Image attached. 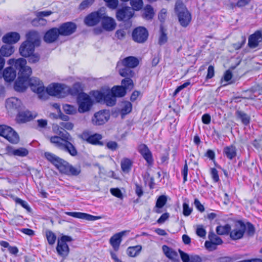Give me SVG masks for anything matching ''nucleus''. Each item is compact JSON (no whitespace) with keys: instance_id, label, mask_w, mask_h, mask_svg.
<instances>
[{"instance_id":"680f3d73","label":"nucleus","mask_w":262,"mask_h":262,"mask_svg":"<svg viewBox=\"0 0 262 262\" xmlns=\"http://www.w3.org/2000/svg\"><path fill=\"white\" fill-rule=\"evenodd\" d=\"M195 233L200 237H205L206 234V231L202 225H199L197 226Z\"/></svg>"},{"instance_id":"4be33fe9","label":"nucleus","mask_w":262,"mask_h":262,"mask_svg":"<svg viewBox=\"0 0 262 262\" xmlns=\"http://www.w3.org/2000/svg\"><path fill=\"white\" fill-rule=\"evenodd\" d=\"M262 40V32L256 31L251 35L248 39V46L251 48H255L258 46L259 42Z\"/></svg>"},{"instance_id":"09e8293b","label":"nucleus","mask_w":262,"mask_h":262,"mask_svg":"<svg viewBox=\"0 0 262 262\" xmlns=\"http://www.w3.org/2000/svg\"><path fill=\"white\" fill-rule=\"evenodd\" d=\"M130 78H125L121 81L122 86L125 88L126 91L127 90H131L134 87L133 81Z\"/></svg>"},{"instance_id":"393cba45","label":"nucleus","mask_w":262,"mask_h":262,"mask_svg":"<svg viewBox=\"0 0 262 262\" xmlns=\"http://www.w3.org/2000/svg\"><path fill=\"white\" fill-rule=\"evenodd\" d=\"M53 130L54 133L56 134L57 136H52L50 138V142L54 145L53 138H58L61 139H63V136L66 135V134H70L67 132L63 130L62 127L60 126V125H54L53 126Z\"/></svg>"},{"instance_id":"13d9d810","label":"nucleus","mask_w":262,"mask_h":262,"mask_svg":"<svg viewBox=\"0 0 262 262\" xmlns=\"http://www.w3.org/2000/svg\"><path fill=\"white\" fill-rule=\"evenodd\" d=\"M161 34L159 39V43L160 45H163L167 42V37L163 27H160Z\"/></svg>"},{"instance_id":"7c9ffc66","label":"nucleus","mask_w":262,"mask_h":262,"mask_svg":"<svg viewBox=\"0 0 262 262\" xmlns=\"http://www.w3.org/2000/svg\"><path fill=\"white\" fill-rule=\"evenodd\" d=\"M167 202V198H158L156 205L153 209V212L157 213H161L163 210L162 208L166 205Z\"/></svg>"},{"instance_id":"4c0bfd02","label":"nucleus","mask_w":262,"mask_h":262,"mask_svg":"<svg viewBox=\"0 0 262 262\" xmlns=\"http://www.w3.org/2000/svg\"><path fill=\"white\" fill-rule=\"evenodd\" d=\"M155 13L153 8L149 5H147L143 9V17L146 19H151L153 18Z\"/></svg>"},{"instance_id":"79ce46f5","label":"nucleus","mask_w":262,"mask_h":262,"mask_svg":"<svg viewBox=\"0 0 262 262\" xmlns=\"http://www.w3.org/2000/svg\"><path fill=\"white\" fill-rule=\"evenodd\" d=\"M132 110V104L129 101H124L121 104V113L122 115L129 114Z\"/></svg>"},{"instance_id":"aec40b11","label":"nucleus","mask_w":262,"mask_h":262,"mask_svg":"<svg viewBox=\"0 0 262 262\" xmlns=\"http://www.w3.org/2000/svg\"><path fill=\"white\" fill-rule=\"evenodd\" d=\"M35 46L29 41H25L20 46L19 51L20 54L27 57L31 55L34 51Z\"/></svg>"},{"instance_id":"052dcab7","label":"nucleus","mask_w":262,"mask_h":262,"mask_svg":"<svg viewBox=\"0 0 262 262\" xmlns=\"http://www.w3.org/2000/svg\"><path fill=\"white\" fill-rule=\"evenodd\" d=\"M205 247L207 250L209 251L215 250L217 248V245L214 243V241H206L205 242Z\"/></svg>"},{"instance_id":"f257e3e1","label":"nucleus","mask_w":262,"mask_h":262,"mask_svg":"<svg viewBox=\"0 0 262 262\" xmlns=\"http://www.w3.org/2000/svg\"><path fill=\"white\" fill-rule=\"evenodd\" d=\"M8 64L18 70V77L15 82L14 89L17 92H24L29 86V77L32 74L31 68L27 66L25 59L20 58L17 59H10Z\"/></svg>"},{"instance_id":"69168bd1","label":"nucleus","mask_w":262,"mask_h":262,"mask_svg":"<svg viewBox=\"0 0 262 262\" xmlns=\"http://www.w3.org/2000/svg\"><path fill=\"white\" fill-rule=\"evenodd\" d=\"M60 126L62 127L63 129L71 130L73 128L74 124L70 122H61L59 123Z\"/></svg>"},{"instance_id":"4d7b16f0","label":"nucleus","mask_w":262,"mask_h":262,"mask_svg":"<svg viewBox=\"0 0 262 262\" xmlns=\"http://www.w3.org/2000/svg\"><path fill=\"white\" fill-rule=\"evenodd\" d=\"M95 0H84L79 6V9L80 10H84L93 5Z\"/></svg>"},{"instance_id":"a19ab883","label":"nucleus","mask_w":262,"mask_h":262,"mask_svg":"<svg viewBox=\"0 0 262 262\" xmlns=\"http://www.w3.org/2000/svg\"><path fill=\"white\" fill-rule=\"evenodd\" d=\"M46 237L49 245L52 246L55 243L57 239L56 235L51 230H46Z\"/></svg>"},{"instance_id":"0eeeda50","label":"nucleus","mask_w":262,"mask_h":262,"mask_svg":"<svg viewBox=\"0 0 262 262\" xmlns=\"http://www.w3.org/2000/svg\"><path fill=\"white\" fill-rule=\"evenodd\" d=\"M77 101L78 105V111L80 113L90 111L93 104V101L90 96L85 93L79 94Z\"/></svg>"},{"instance_id":"5fc2aeb1","label":"nucleus","mask_w":262,"mask_h":262,"mask_svg":"<svg viewBox=\"0 0 262 262\" xmlns=\"http://www.w3.org/2000/svg\"><path fill=\"white\" fill-rule=\"evenodd\" d=\"M12 153L14 156L25 157L28 154V150L23 147H20L17 149H13Z\"/></svg>"},{"instance_id":"338daca9","label":"nucleus","mask_w":262,"mask_h":262,"mask_svg":"<svg viewBox=\"0 0 262 262\" xmlns=\"http://www.w3.org/2000/svg\"><path fill=\"white\" fill-rule=\"evenodd\" d=\"M102 219L101 216H95L86 213H84V219L87 221H96Z\"/></svg>"},{"instance_id":"72a5a7b5","label":"nucleus","mask_w":262,"mask_h":262,"mask_svg":"<svg viewBox=\"0 0 262 262\" xmlns=\"http://www.w3.org/2000/svg\"><path fill=\"white\" fill-rule=\"evenodd\" d=\"M132 161L128 158H124L121 161V168L124 173H128L132 168Z\"/></svg>"},{"instance_id":"e2e57ef3","label":"nucleus","mask_w":262,"mask_h":262,"mask_svg":"<svg viewBox=\"0 0 262 262\" xmlns=\"http://www.w3.org/2000/svg\"><path fill=\"white\" fill-rule=\"evenodd\" d=\"M105 94V92L102 93L99 91H96L94 92L93 96L97 101L99 102H102L103 101Z\"/></svg>"},{"instance_id":"49530a36","label":"nucleus","mask_w":262,"mask_h":262,"mask_svg":"<svg viewBox=\"0 0 262 262\" xmlns=\"http://www.w3.org/2000/svg\"><path fill=\"white\" fill-rule=\"evenodd\" d=\"M237 117L240 119L243 124L247 125L250 122V117L244 112L237 111L236 113Z\"/></svg>"},{"instance_id":"f704fd0d","label":"nucleus","mask_w":262,"mask_h":262,"mask_svg":"<svg viewBox=\"0 0 262 262\" xmlns=\"http://www.w3.org/2000/svg\"><path fill=\"white\" fill-rule=\"evenodd\" d=\"M142 250V246L137 245L129 247L127 249L126 252L128 256L132 257L137 256Z\"/></svg>"},{"instance_id":"5701e85b","label":"nucleus","mask_w":262,"mask_h":262,"mask_svg":"<svg viewBox=\"0 0 262 262\" xmlns=\"http://www.w3.org/2000/svg\"><path fill=\"white\" fill-rule=\"evenodd\" d=\"M139 151L149 165L152 164L153 159L151 152L145 144H141L139 146Z\"/></svg>"},{"instance_id":"20e7f679","label":"nucleus","mask_w":262,"mask_h":262,"mask_svg":"<svg viewBox=\"0 0 262 262\" xmlns=\"http://www.w3.org/2000/svg\"><path fill=\"white\" fill-rule=\"evenodd\" d=\"M54 145L59 149L68 152L72 156L77 155V150L73 144V139L70 134H66L63 139L53 138Z\"/></svg>"},{"instance_id":"603ef678","label":"nucleus","mask_w":262,"mask_h":262,"mask_svg":"<svg viewBox=\"0 0 262 262\" xmlns=\"http://www.w3.org/2000/svg\"><path fill=\"white\" fill-rule=\"evenodd\" d=\"M245 224L246 225V235L249 237L253 236L255 232L254 226L249 222H247Z\"/></svg>"},{"instance_id":"412c9836","label":"nucleus","mask_w":262,"mask_h":262,"mask_svg":"<svg viewBox=\"0 0 262 262\" xmlns=\"http://www.w3.org/2000/svg\"><path fill=\"white\" fill-rule=\"evenodd\" d=\"M139 61L134 56H128L118 62V66L134 68L138 66Z\"/></svg>"},{"instance_id":"f03ea898","label":"nucleus","mask_w":262,"mask_h":262,"mask_svg":"<svg viewBox=\"0 0 262 262\" xmlns=\"http://www.w3.org/2000/svg\"><path fill=\"white\" fill-rule=\"evenodd\" d=\"M45 157L62 173L76 176L81 172L80 166L74 167L64 160L52 153L46 152Z\"/></svg>"},{"instance_id":"a211bd4d","label":"nucleus","mask_w":262,"mask_h":262,"mask_svg":"<svg viewBox=\"0 0 262 262\" xmlns=\"http://www.w3.org/2000/svg\"><path fill=\"white\" fill-rule=\"evenodd\" d=\"M59 35L60 34L58 28H52L46 32L43 36V40L48 43H53L58 39Z\"/></svg>"},{"instance_id":"b1692460","label":"nucleus","mask_w":262,"mask_h":262,"mask_svg":"<svg viewBox=\"0 0 262 262\" xmlns=\"http://www.w3.org/2000/svg\"><path fill=\"white\" fill-rule=\"evenodd\" d=\"M19 39L20 35L18 33L12 32L5 34L2 38V41L7 44H12L17 42Z\"/></svg>"},{"instance_id":"3c124183","label":"nucleus","mask_w":262,"mask_h":262,"mask_svg":"<svg viewBox=\"0 0 262 262\" xmlns=\"http://www.w3.org/2000/svg\"><path fill=\"white\" fill-rule=\"evenodd\" d=\"M208 238L210 241H214V243L216 244L217 245H220L223 243L222 238L217 236L212 230L209 231L208 234Z\"/></svg>"},{"instance_id":"ddd939ff","label":"nucleus","mask_w":262,"mask_h":262,"mask_svg":"<svg viewBox=\"0 0 262 262\" xmlns=\"http://www.w3.org/2000/svg\"><path fill=\"white\" fill-rule=\"evenodd\" d=\"M178 252L183 262H202L203 260L205 261L206 260H211L212 257V256H208L202 258L199 255H189L180 249H178Z\"/></svg>"},{"instance_id":"bb28decb","label":"nucleus","mask_w":262,"mask_h":262,"mask_svg":"<svg viewBox=\"0 0 262 262\" xmlns=\"http://www.w3.org/2000/svg\"><path fill=\"white\" fill-rule=\"evenodd\" d=\"M35 116H33L31 112L25 111L19 112L17 116V121L18 122L24 123L29 121L34 118Z\"/></svg>"},{"instance_id":"39448f33","label":"nucleus","mask_w":262,"mask_h":262,"mask_svg":"<svg viewBox=\"0 0 262 262\" xmlns=\"http://www.w3.org/2000/svg\"><path fill=\"white\" fill-rule=\"evenodd\" d=\"M73 241L72 236L62 233L57 238L56 250L58 255L61 257L63 259H66L70 253V249L68 243Z\"/></svg>"},{"instance_id":"cd10ccee","label":"nucleus","mask_w":262,"mask_h":262,"mask_svg":"<svg viewBox=\"0 0 262 262\" xmlns=\"http://www.w3.org/2000/svg\"><path fill=\"white\" fill-rule=\"evenodd\" d=\"M16 76V72L12 67L7 68L3 72L4 78L7 82L13 81Z\"/></svg>"},{"instance_id":"6ab92c4d","label":"nucleus","mask_w":262,"mask_h":262,"mask_svg":"<svg viewBox=\"0 0 262 262\" xmlns=\"http://www.w3.org/2000/svg\"><path fill=\"white\" fill-rule=\"evenodd\" d=\"M21 106V102L17 98L11 97L6 101V107L9 112L18 111Z\"/></svg>"},{"instance_id":"dca6fc26","label":"nucleus","mask_w":262,"mask_h":262,"mask_svg":"<svg viewBox=\"0 0 262 262\" xmlns=\"http://www.w3.org/2000/svg\"><path fill=\"white\" fill-rule=\"evenodd\" d=\"M60 35L70 36L75 33L77 29V25L73 22H67L61 24L58 28Z\"/></svg>"},{"instance_id":"473e14b6","label":"nucleus","mask_w":262,"mask_h":262,"mask_svg":"<svg viewBox=\"0 0 262 262\" xmlns=\"http://www.w3.org/2000/svg\"><path fill=\"white\" fill-rule=\"evenodd\" d=\"M122 239L118 236L117 233L114 234L110 239L109 242L112 246L114 250L116 252L119 249L120 245Z\"/></svg>"},{"instance_id":"e433bc0d","label":"nucleus","mask_w":262,"mask_h":262,"mask_svg":"<svg viewBox=\"0 0 262 262\" xmlns=\"http://www.w3.org/2000/svg\"><path fill=\"white\" fill-rule=\"evenodd\" d=\"M14 48L10 44L3 45L0 49V53L3 56L8 57L13 53Z\"/></svg>"},{"instance_id":"864d4df0","label":"nucleus","mask_w":262,"mask_h":262,"mask_svg":"<svg viewBox=\"0 0 262 262\" xmlns=\"http://www.w3.org/2000/svg\"><path fill=\"white\" fill-rule=\"evenodd\" d=\"M192 212V208H190L188 205V201L186 198L183 204V214L185 216L190 215Z\"/></svg>"},{"instance_id":"a18cd8bd","label":"nucleus","mask_w":262,"mask_h":262,"mask_svg":"<svg viewBox=\"0 0 262 262\" xmlns=\"http://www.w3.org/2000/svg\"><path fill=\"white\" fill-rule=\"evenodd\" d=\"M232 78V74L230 70H227L224 73L223 77L221 79V83L223 86H226L228 84L231 83L230 82Z\"/></svg>"},{"instance_id":"6e6552de","label":"nucleus","mask_w":262,"mask_h":262,"mask_svg":"<svg viewBox=\"0 0 262 262\" xmlns=\"http://www.w3.org/2000/svg\"><path fill=\"white\" fill-rule=\"evenodd\" d=\"M29 86H30L31 90L37 93L38 97L41 99H47V93L45 90V86L42 81L38 78L32 77L29 79Z\"/></svg>"},{"instance_id":"37998d69","label":"nucleus","mask_w":262,"mask_h":262,"mask_svg":"<svg viewBox=\"0 0 262 262\" xmlns=\"http://www.w3.org/2000/svg\"><path fill=\"white\" fill-rule=\"evenodd\" d=\"M62 108L66 114L71 115H75L78 111L76 106L68 104H63Z\"/></svg>"},{"instance_id":"c9c22d12","label":"nucleus","mask_w":262,"mask_h":262,"mask_svg":"<svg viewBox=\"0 0 262 262\" xmlns=\"http://www.w3.org/2000/svg\"><path fill=\"white\" fill-rule=\"evenodd\" d=\"M231 228V226L229 224H226L224 226L219 225L216 228V232L220 235H228L230 234Z\"/></svg>"},{"instance_id":"bf43d9fd","label":"nucleus","mask_w":262,"mask_h":262,"mask_svg":"<svg viewBox=\"0 0 262 262\" xmlns=\"http://www.w3.org/2000/svg\"><path fill=\"white\" fill-rule=\"evenodd\" d=\"M239 258L235 255L233 256H222L217 258V261L218 262H233Z\"/></svg>"},{"instance_id":"9b49d317","label":"nucleus","mask_w":262,"mask_h":262,"mask_svg":"<svg viewBox=\"0 0 262 262\" xmlns=\"http://www.w3.org/2000/svg\"><path fill=\"white\" fill-rule=\"evenodd\" d=\"M104 8H101L98 11L92 12L84 19L85 24L89 27L96 25L101 20L103 16Z\"/></svg>"},{"instance_id":"1a4fd4ad","label":"nucleus","mask_w":262,"mask_h":262,"mask_svg":"<svg viewBox=\"0 0 262 262\" xmlns=\"http://www.w3.org/2000/svg\"><path fill=\"white\" fill-rule=\"evenodd\" d=\"M0 136L6 138L12 143H17L19 140V136L11 127L0 125Z\"/></svg>"},{"instance_id":"c85d7f7f","label":"nucleus","mask_w":262,"mask_h":262,"mask_svg":"<svg viewBox=\"0 0 262 262\" xmlns=\"http://www.w3.org/2000/svg\"><path fill=\"white\" fill-rule=\"evenodd\" d=\"M117 68L118 69L119 74L122 77L125 78L133 77L135 75V72L131 68L124 66H118L117 64Z\"/></svg>"},{"instance_id":"2eb2a0df","label":"nucleus","mask_w":262,"mask_h":262,"mask_svg":"<svg viewBox=\"0 0 262 262\" xmlns=\"http://www.w3.org/2000/svg\"><path fill=\"white\" fill-rule=\"evenodd\" d=\"M134 15V11L130 7H122L116 12V18L119 21H127Z\"/></svg>"},{"instance_id":"7ed1b4c3","label":"nucleus","mask_w":262,"mask_h":262,"mask_svg":"<svg viewBox=\"0 0 262 262\" xmlns=\"http://www.w3.org/2000/svg\"><path fill=\"white\" fill-rule=\"evenodd\" d=\"M47 97L48 95L56 96L58 98H63L67 95L71 94L72 95H76L78 92L74 88H71L68 85L60 83H53L50 84L45 91Z\"/></svg>"},{"instance_id":"9d476101","label":"nucleus","mask_w":262,"mask_h":262,"mask_svg":"<svg viewBox=\"0 0 262 262\" xmlns=\"http://www.w3.org/2000/svg\"><path fill=\"white\" fill-rule=\"evenodd\" d=\"M246 225L242 220H237L235 228L230 230V237L232 241H237L243 238L245 234Z\"/></svg>"},{"instance_id":"423d86ee","label":"nucleus","mask_w":262,"mask_h":262,"mask_svg":"<svg viewBox=\"0 0 262 262\" xmlns=\"http://www.w3.org/2000/svg\"><path fill=\"white\" fill-rule=\"evenodd\" d=\"M174 10L180 25L183 27H186L191 20L190 13L180 1H178L176 2Z\"/></svg>"},{"instance_id":"4468645a","label":"nucleus","mask_w":262,"mask_h":262,"mask_svg":"<svg viewBox=\"0 0 262 262\" xmlns=\"http://www.w3.org/2000/svg\"><path fill=\"white\" fill-rule=\"evenodd\" d=\"M110 115L108 111L101 110L96 113L92 119V122L95 125H101L106 122L110 119Z\"/></svg>"},{"instance_id":"f8f14e48","label":"nucleus","mask_w":262,"mask_h":262,"mask_svg":"<svg viewBox=\"0 0 262 262\" xmlns=\"http://www.w3.org/2000/svg\"><path fill=\"white\" fill-rule=\"evenodd\" d=\"M148 37V31L143 27H138L133 31V40L137 43H142L145 42L147 40Z\"/></svg>"},{"instance_id":"de8ad7c7","label":"nucleus","mask_w":262,"mask_h":262,"mask_svg":"<svg viewBox=\"0 0 262 262\" xmlns=\"http://www.w3.org/2000/svg\"><path fill=\"white\" fill-rule=\"evenodd\" d=\"M250 1L251 0H238L237 2L230 1L229 6L231 9H234L236 7H242L248 5Z\"/></svg>"},{"instance_id":"0e129e2a","label":"nucleus","mask_w":262,"mask_h":262,"mask_svg":"<svg viewBox=\"0 0 262 262\" xmlns=\"http://www.w3.org/2000/svg\"><path fill=\"white\" fill-rule=\"evenodd\" d=\"M169 217V214L168 212L163 213L157 220V223L159 224H163Z\"/></svg>"},{"instance_id":"2f4dec72","label":"nucleus","mask_w":262,"mask_h":262,"mask_svg":"<svg viewBox=\"0 0 262 262\" xmlns=\"http://www.w3.org/2000/svg\"><path fill=\"white\" fill-rule=\"evenodd\" d=\"M27 40L26 41H29L34 46H38L40 42L39 33L36 31H30L27 34Z\"/></svg>"},{"instance_id":"c03bdc74","label":"nucleus","mask_w":262,"mask_h":262,"mask_svg":"<svg viewBox=\"0 0 262 262\" xmlns=\"http://www.w3.org/2000/svg\"><path fill=\"white\" fill-rule=\"evenodd\" d=\"M101 138L102 136L101 135L95 134L93 135L90 136L87 139V141L93 144L102 145V143L100 141Z\"/></svg>"},{"instance_id":"a878e982","label":"nucleus","mask_w":262,"mask_h":262,"mask_svg":"<svg viewBox=\"0 0 262 262\" xmlns=\"http://www.w3.org/2000/svg\"><path fill=\"white\" fill-rule=\"evenodd\" d=\"M103 102L108 106H113L116 104V97L111 90H108L105 92Z\"/></svg>"},{"instance_id":"ea45409f","label":"nucleus","mask_w":262,"mask_h":262,"mask_svg":"<svg viewBox=\"0 0 262 262\" xmlns=\"http://www.w3.org/2000/svg\"><path fill=\"white\" fill-rule=\"evenodd\" d=\"M111 91L116 97H123L126 93L125 88L122 86H115L112 89Z\"/></svg>"},{"instance_id":"f3484780","label":"nucleus","mask_w":262,"mask_h":262,"mask_svg":"<svg viewBox=\"0 0 262 262\" xmlns=\"http://www.w3.org/2000/svg\"><path fill=\"white\" fill-rule=\"evenodd\" d=\"M101 25L102 28L107 31L114 30L116 27V23L115 19L106 14L105 9L104 8L103 16L101 19Z\"/></svg>"},{"instance_id":"58836bf2","label":"nucleus","mask_w":262,"mask_h":262,"mask_svg":"<svg viewBox=\"0 0 262 262\" xmlns=\"http://www.w3.org/2000/svg\"><path fill=\"white\" fill-rule=\"evenodd\" d=\"M224 152L229 159H232L236 156V148L234 146H227L224 148Z\"/></svg>"},{"instance_id":"8fccbe9b","label":"nucleus","mask_w":262,"mask_h":262,"mask_svg":"<svg viewBox=\"0 0 262 262\" xmlns=\"http://www.w3.org/2000/svg\"><path fill=\"white\" fill-rule=\"evenodd\" d=\"M130 4L134 11H139L142 8L143 2L142 0H130Z\"/></svg>"},{"instance_id":"774afa93","label":"nucleus","mask_w":262,"mask_h":262,"mask_svg":"<svg viewBox=\"0 0 262 262\" xmlns=\"http://www.w3.org/2000/svg\"><path fill=\"white\" fill-rule=\"evenodd\" d=\"M118 0H109L106 3L108 7L112 9H115L118 5Z\"/></svg>"},{"instance_id":"6e6d98bb","label":"nucleus","mask_w":262,"mask_h":262,"mask_svg":"<svg viewBox=\"0 0 262 262\" xmlns=\"http://www.w3.org/2000/svg\"><path fill=\"white\" fill-rule=\"evenodd\" d=\"M15 202L16 204H19L21 205L24 208L26 209L27 211L29 212H32V209L28 204L27 202L23 200L22 199L19 198H15Z\"/></svg>"},{"instance_id":"c756f323","label":"nucleus","mask_w":262,"mask_h":262,"mask_svg":"<svg viewBox=\"0 0 262 262\" xmlns=\"http://www.w3.org/2000/svg\"><path fill=\"white\" fill-rule=\"evenodd\" d=\"M162 250L166 257L170 260L174 259L179 256L176 251L167 245H163Z\"/></svg>"}]
</instances>
